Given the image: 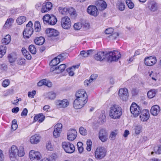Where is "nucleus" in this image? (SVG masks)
I'll return each mask as SVG.
<instances>
[{
    "mask_svg": "<svg viewBox=\"0 0 161 161\" xmlns=\"http://www.w3.org/2000/svg\"><path fill=\"white\" fill-rule=\"evenodd\" d=\"M25 154L23 148L18 149L15 145L12 146L9 150V155L11 160L17 159L18 157H22Z\"/></svg>",
    "mask_w": 161,
    "mask_h": 161,
    "instance_id": "1",
    "label": "nucleus"
},
{
    "mask_svg": "<svg viewBox=\"0 0 161 161\" xmlns=\"http://www.w3.org/2000/svg\"><path fill=\"white\" fill-rule=\"evenodd\" d=\"M122 113V109L118 105L114 104L111 105L110 108L109 115L111 118H119L121 115Z\"/></svg>",
    "mask_w": 161,
    "mask_h": 161,
    "instance_id": "2",
    "label": "nucleus"
},
{
    "mask_svg": "<svg viewBox=\"0 0 161 161\" xmlns=\"http://www.w3.org/2000/svg\"><path fill=\"white\" fill-rule=\"evenodd\" d=\"M106 149L102 147H97L95 152V157L97 159H101L103 158L106 154Z\"/></svg>",
    "mask_w": 161,
    "mask_h": 161,
    "instance_id": "3",
    "label": "nucleus"
},
{
    "mask_svg": "<svg viewBox=\"0 0 161 161\" xmlns=\"http://www.w3.org/2000/svg\"><path fill=\"white\" fill-rule=\"evenodd\" d=\"M32 25L33 24L31 21L26 25V27L23 32V36L25 38H29L32 34L33 31V29L32 28Z\"/></svg>",
    "mask_w": 161,
    "mask_h": 161,
    "instance_id": "4",
    "label": "nucleus"
},
{
    "mask_svg": "<svg viewBox=\"0 0 161 161\" xmlns=\"http://www.w3.org/2000/svg\"><path fill=\"white\" fill-rule=\"evenodd\" d=\"M130 110L131 113L135 117H138L142 111L141 107L135 103L131 104Z\"/></svg>",
    "mask_w": 161,
    "mask_h": 161,
    "instance_id": "5",
    "label": "nucleus"
},
{
    "mask_svg": "<svg viewBox=\"0 0 161 161\" xmlns=\"http://www.w3.org/2000/svg\"><path fill=\"white\" fill-rule=\"evenodd\" d=\"M63 148L65 151L68 153H72L75 151V147L74 145L68 142H64L62 143Z\"/></svg>",
    "mask_w": 161,
    "mask_h": 161,
    "instance_id": "6",
    "label": "nucleus"
},
{
    "mask_svg": "<svg viewBox=\"0 0 161 161\" xmlns=\"http://www.w3.org/2000/svg\"><path fill=\"white\" fill-rule=\"evenodd\" d=\"M29 157L32 161H40L42 155L39 152L31 150L30 152Z\"/></svg>",
    "mask_w": 161,
    "mask_h": 161,
    "instance_id": "7",
    "label": "nucleus"
},
{
    "mask_svg": "<svg viewBox=\"0 0 161 161\" xmlns=\"http://www.w3.org/2000/svg\"><path fill=\"white\" fill-rule=\"evenodd\" d=\"M121 56L120 53L118 51H114L110 52L108 58V61L110 62L116 61L120 58Z\"/></svg>",
    "mask_w": 161,
    "mask_h": 161,
    "instance_id": "8",
    "label": "nucleus"
},
{
    "mask_svg": "<svg viewBox=\"0 0 161 161\" xmlns=\"http://www.w3.org/2000/svg\"><path fill=\"white\" fill-rule=\"evenodd\" d=\"M61 26L64 29H68L71 26V22L69 18L67 16H64L61 19Z\"/></svg>",
    "mask_w": 161,
    "mask_h": 161,
    "instance_id": "9",
    "label": "nucleus"
},
{
    "mask_svg": "<svg viewBox=\"0 0 161 161\" xmlns=\"http://www.w3.org/2000/svg\"><path fill=\"white\" fill-rule=\"evenodd\" d=\"M144 63L147 66H152L155 64L157 60L156 57L154 56L147 57L144 59Z\"/></svg>",
    "mask_w": 161,
    "mask_h": 161,
    "instance_id": "10",
    "label": "nucleus"
},
{
    "mask_svg": "<svg viewBox=\"0 0 161 161\" xmlns=\"http://www.w3.org/2000/svg\"><path fill=\"white\" fill-rule=\"evenodd\" d=\"M119 96L123 101H126L128 97V89L126 88L120 89L119 91Z\"/></svg>",
    "mask_w": 161,
    "mask_h": 161,
    "instance_id": "11",
    "label": "nucleus"
},
{
    "mask_svg": "<svg viewBox=\"0 0 161 161\" xmlns=\"http://www.w3.org/2000/svg\"><path fill=\"white\" fill-rule=\"evenodd\" d=\"M108 133L106 130L102 129L99 131L98 137L102 142H106L108 139Z\"/></svg>",
    "mask_w": 161,
    "mask_h": 161,
    "instance_id": "12",
    "label": "nucleus"
},
{
    "mask_svg": "<svg viewBox=\"0 0 161 161\" xmlns=\"http://www.w3.org/2000/svg\"><path fill=\"white\" fill-rule=\"evenodd\" d=\"M87 101H85L77 98L74 100L73 103L74 108L76 109L82 108L87 103Z\"/></svg>",
    "mask_w": 161,
    "mask_h": 161,
    "instance_id": "13",
    "label": "nucleus"
},
{
    "mask_svg": "<svg viewBox=\"0 0 161 161\" xmlns=\"http://www.w3.org/2000/svg\"><path fill=\"white\" fill-rule=\"evenodd\" d=\"M140 116V119L142 122L147 121L149 118L150 114L147 109L143 110L141 111Z\"/></svg>",
    "mask_w": 161,
    "mask_h": 161,
    "instance_id": "14",
    "label": "nucleus"
},
{
    "mask_svg": "<svg viewBox=\"0 0 161 161\" xmlns=\"http://www.w3.org/2000/svg\"><path fill=\"white\" fill-rule=\"evenodd\" d=\"M56 107L58 108H65L69 105V102L66 99L63 100H57L55 102Z\"/></svg>",
    "mask_w": 161,
    "mask_h": 161,
    "instance_id": "15",
    "label": "nucleus"
},
{
    "mask_svg": "<svg viewBox=\"0 0 161 161\" xmlns=\"http://www.w3.org/2000/svg\"><path fill=\"white\" fill-rule=\"evenodd\" d=\"M77 136V132L75 129H69L67 133V138L68 140L72 141L74 140Z\"/></svg>",
    "mask_w": 161,
    "mask_h": 161,
    "instance_id": "16",
    "label": "nucleus"
},
{
    "mask_svg": "<svg viewBox=\"0 0 161 161\" xmlns=\"http://www.w3.org/2000/svg\"><path fill=\"white\" fill-rule=\"evenodd\" d=\"M87 12L88 14L95 17L97 16L98 14L97 8L94 5L89 6L87 8Z\"/></svg>",
    "mask_w": 161,
    "mask_h": 161,
    "instance_id": "17",
    "label": "nucleus"
},
{
    "mask_svg": "<svg viewBox=\"0 0 161 161\" xmlns=\"http://www.w3.org/2000/svg\"><path fill=\"white\" fill-rule=\"evenodd\" d=\"M77 98L85 101H87V96L86 92L84 90H79L75 94Z\"/></svg>",
    "mask_w": 161,
    "mask_h": 161,
    "instance_id": "18",
    "label": "nucleus"
},
{
    "mask_svg": "<svg viewBox=\"0 0 161 161\" xmlns=\"http://www.w3.org/2000/svg\"><path fill=\"white\" fill-rule=\"evenodd\" d=\"M52 4L51 2H47L44 3L41 8V12L42 13H47L52 9Z\"/></svg>",
    "mask_w": 161,
    "mask_h": 161,
    "instance_id": "19",
    "label": "nucleus"
},
{
    "mask_svg": "<svg viewBox=\"0 0 161 161\" xmlns=\"http://www.w3.org/2000/svg\"><path fill=\"white\" fill-rule=\"evenodd\" d=\"M160 111V108L158 105L153 106L150 109V112L152 115L157 116L158 115Z\"/></svg>",
    "mask_w": 161,
    "mask_h": 161,
    "instance_id": "20",
    "label": "nucleus"
},
{
    "mask_svg": "<svg viewBox=\"0 0 161 161\" xmlns=\"http://www.w3.org/2000/svg\"><path fill=\"white\" fill-rule=\"evenodd\" d=\"M46 33L48 37L56 36L58 34V32L53 29H47L46 31Z\"/></svg>",
    "mask_w": 161,
    "mask_h": 161,
    "instance_id": "21",
    "label": "nucleus"
},
{
    "mask_svg": "<svg viewBox=\"0 0 161 161\" xmlns=\"http://www.w3.org/2000/svg\"><path fill=\"white\" fill-rule=\"evenodd\" d=\"M105 56L104 52H99L94 56L95 59L97 61H102L105 58Z\"/></svg>",
    "mask_w": 161,
    "mask_h": 161,
    "instance_id": "22",
    "label": "nucleus"
},
{
    "mask_svg": "<svg viewBox=\"0 0 161 161\" xmlns=\"http://www.w3.org/2000/svg\"><path fill=\"white\" fill-rule=\"evenodd\" d=\"M40 136L36 134L31 137L30 139V142L31 144H37L40 141Z\"/></svg>",
    "mask_w": 161,
    "mask_h": 161,
    "instance_id": "23",
    "label": "nucleus"
},
{
    "mask_svg": "<svg viewBox=\"0 0 161 161\" xmlns=\"http://www.w3.org/2000/svg\"><path fill=\"white\" fill-rule=\"evenodd\" d=\"M148 8L152 12H155L158 9L157 4L154 1H150L149 3Z\"/></svg>",
    "mask_w": 161,
    "mask_h": 161,
    "instance_id": "24",
    "label": "nucleus"
},
{
    "mask_svg": "<svg viewBox=\"0 0 161 161\" xmlns=\"http://www.w3.org/2000/svg\"><path fill=\"white\" fill-rule=\"evenodd\" d=\"M45 118V116L42 114H39L35 116L34 118L35 121H38L39 123H42L44 120Z\"/></svg>",
    "mask_w": 161,
    "mask_h": 161,
    "instance_id": "25",
    "label": "nucleus"
},
{
    "mask_svg": "<svg viewBox=\"0 0 161 161\" xmlns=\"http://www.w3.org/2000/svg\"><path fill=\"white\" fill-rule=\"evenodd\" d=\"M13 22L14 19L12 18L8 19L3 26V28L5 29H9L12 26Z\"/></svg>",
    "mask_w": 161,
    "mask_h": 161,
    "instance_id": "26",
    "label": "nucleus"
},
{
    "mask_svg": "<svg viewBox=\"0 0 161 161\" xmlns=\"http://www.w3.org/2000/svg\"><path fill=\"white\" fill-rule=\"evenodd\" d=\"M97 5L98 9L100 10H104L107 7V4L103 0L99 1Z\"/></svg>",
    "mask_w": 161,
    "mask_h": 161,
    "instance_id": "27",
    "label": "nucleus"
},
{
    "mask_svg": "<svg viewBox=\"0 0 161 161\" xmlns=\"http://www.w3.org/2000/svg\"><path fill=\"white\" fill-rule=\"evenodd\" d=\"M34 42L36 45H41L44 42L45 39L42 36L37 37L35 39Z\"/></svg>",
    "mask_w": 161,
    "mask_h": 161,
    "instance_id": "28",
    "label": "nucleus"
},
{
    "mask_svg": "<svg viewBox=\"0 0 161 161\" xmlns=\"http://www.w3.org/2000/svg\"><path fill=\"white\" fill-rule=\"evenodd\" d=\"M66 66L64 64H62L60 65L57 68H56V74H59L64 71L66 68Z\"/></svg>",
    "mask_w": 161,
    "mask_h": 161,
    "instance_id": "29",
    "label": "nucleus"
},
{
    "mask_svg": "<svg viewBox=\"0 0 161 161\" xmlns=\"http://www.w3.org/2000/svg\"><path fill=\"white\" fill-rule=\"evenodd\" d=\"M11 41V36L9 35H6L5 37L2 39V42L3 44L7 45L9 44Z\"/></svg>",
    "mask_w": 161,
    "mask_h": 161,
    "instance_id": "30",
    "label": "nucleus"
},
{
    "mask_svg": "<svg viewBox=\"0 0 161 161\" xmlns=\"http://www.w3.org/2000/svg\"><path fill=\"white\" fill-rule=\"evenodd\" d=\"M79 65L73 66L71 67H70L67 69L66 70L69 73V75L70 76H73L74 75V71L76 68H78Z\"/></svg>",
    "mask_w": 161,
    "mask_h": 161,
    "instance_id": "31",
    "label": "nucleus"
},
{
    "mask_svg": "<svg viewBox=\"0 0 161 161\" xmlns=\"http://www.w3.org/2000/svg\"><path fill=\"white\" fill-rule=\"evenodd\" d=\"M7 47L5 45L0 46V58H2L6 53Z\"/></svg>",
    "mask_w": 161,
    "mask_h": 161,
    "instance_id": "32",
    "label": "nucleus"
},
{
    "mask_svg": "<svg viewBox=\"0 0 161 161\" xmlns=\"http://www.w3.org/2000/svg\"><path fill=\"white\" fill-rule=\"evenodd\" d=\"M57 20L56 17L54 15L50 16L48 24L52 25H54L57 22Z\"/></svg>",
    "mask_w": 161,
    "mask_h": 161,
    "instance_id": "33",
    "label": "nucleus"
},
{
    "mask_svg": "<svg viewBox=\"0 0 161 161\" xmlns=\"http://www.w3.org/2000/svg\"><path fill=\"white\" fill-rule=\"evenodd\" d=\"M9 61L10 63H13L17 59L16 55L14 53H11L8 56Z\"/></svg>",
    "mask_w": 161,
    "mask_h": 161,
    "instance_id": "34",
    "label": "nucleus"
},
{
    "mask_svg": "<svg viewBox=\"0 0 161 161\" xmlns=\"http://www.w3.org/2000/svg\"><path fill=\"white\" fill-rule=\"evenodd\" d=\"M56 94L53 92H50L47 94L46 97L51 100L55 99L56 97Z\"/></svg>",
    "mask_w": 161,
    "mask_h": 161,
    "instance_id": "35",
    "label": "nucleus"
},
{
    "mask_svg": "<svg viewBox=\"0 0 161 161\" xmlns=\"http://www.w3.org/2000/svg\"><path fill=\"white\" fill-rule=\"evenodd\" d=\"M142 127L140 125H134V129L135 131V133L136 135H138L141 132Z\"/></svg>",
    "mask_w": 161,
    "mask_h": 161,
    "instance_id": "36",
    "label": "nucleus"
},
{
    "mask_svg": "<svg viewBox=\"0 0 161 161\" xmlns=\"http://www.w3.org/2000/svg\"><path fill=\"white\" fill-rule=\"evenodd\" d=\"M26 20V17L24 16H21L18 17L16 22L18 25H21L24 23Z\"/></svg>",
    "mask_w": 161,
    "mask_h": 161,
    "instance_id": "37",
    "label": "nucleus"
},
{
    "mask_svg": "<svg viewBox=\"0 0 161 161\" xmlns=\"http://www.w3.org/2000/svg\"><path fill=\"white\" fill-rule=\"evenodd\" d=\"M156 93V91L155 90H151L148 92L147 95L149 98H152L155 96Z\"/></svg>",
    "mask_w": 161,
    "mask_h": 161,
    "instance_id": "38",
    "label": "nucleus"
},
{
    "mask_svg": "<svg viewBox=\"0 0 161 161\" xmlns=\"http://www.w3.org/2000/svg\"><path fill=\"white\" fill-rule=\"evenodd\" d=\"M118 134V131L116 130H114L111 132L109 135V138L111 140H114L115 138L117 135Z\"/></svg>",
    "mask_w": 161,
    "mask_h": 161,
    "instance_id": "39",
    "label": "nucleus"
},
{
    "mask_svg": "<svg viewBox=\"0 0 161 161\" xmlns=\"http://www.w3.org/2000/svg\"><path fill=\"white\" fill-rule=\"evenodd\" d=\"M60 61L56 58L52 59L50 63V65L51 66H55L60 63Z\"/></svg>",
    "mask_w": 161,
    "mask_h": 161,
    "instance_id": "40",
    "label": "nucleus"
},
{
    "mask_svg": "<svg viewBox=\"0 0 161 161\" xmlns=\"http://www.w3.org/2000/svg\"><path fill=\"white\" fill-rule=\"evenodd\" d=\"M68 13L71 16H75L76 15L75 9L72 7L68 8Z\"/></svg>",
    "mask_w": 161,
    "mask_h": 161,
    "instance_id": "41",
    "label": "nucleus"
},
{
    "mask_svg": "<svg viewBox=\"0 0 161 161\" xmlns=\"http://www.w3.org/2000/svg\"><path fill=\"white\" fill-rule=\"evenodd\" d=\"M117 7L120 11L124 10L125 8V5L124 3L119 2L118 3Z\"/></svg>",
    "mask_w": 161,
    "mask_h": 161,
    "instance_id": "42",
    "label": "nucleus"
},
{
    "mask_svg": "<svg viewBox=\"0 0 161 161\" xmlns=\"http://www.w3.org/2000/svg\"><path fill=\"white\" fill-rule=\"evenodd\" d=\"M29 49L32 54H35L36 52V49L34 45H31L29 47Z\"/></svg>",
    "mask_w": 161,
    "mask_h": 161,
    "instance_id": "43",
    "label": "nucleus"
},
{
    "mask_svg": "<svg viewBox=\"0 0 161 161\" xmlns=\"http://www.w3.org/2000/svg\"><path fill=\"white\" fill-rule=\"evenodd\" d=\"M79 132L80 134L83 136H86L87 133V130L82 126L80 127Z\"/></svg>",
    "mask_w": 161,
    "mask_h": 161,
    "instance_id": "44",
    "label": "nucleus"
},
{
    "mask_svg": "<svg viewBox=\"0 0 161 161\" xmlns=\"http://www.w3.org/2000/svg\"><path fill=\"white\" fill-rule=\"evenodd\" d=\"M82 25L81 22L75 23L74 25V28L75 30H79L82 28Z\"/></svg>",
    "mask_w": 161,
    "mask_h": 161,
    "instance_id": "45",
    "label": "nucleus"
},
{
    "mask_svg": "<svg viewBox=\"0 0 161 161\" xmlns=\"http://www.w3.org/2000/svg\"><path fill=\"white\" fill-rule=\"evenodd\" d=\"M50 16L49 14H46L43 17L42 19L44 24H49Z\"/></svg>",
    "mask_w": 161,
    "mask_h": 161,
    "instance_id": "46",
    "label": "nucleus"
},
{
    "mask_svg": "<svg viewBox=\"0 0 161 161\" xmlns=\"http://www.w3.org/2000/svg\"><path fill=\"white\" fill-rule=\"evenodd\" d=\"M40 24L38 21H36L35 23V31L37 32H38L40 30Z\"/></svg>",
    "mask_w": 161,
    "mask_h": 161,
    "instance_id": "47",
    "label": "nucleus"
},
{
    "mask_svg": "<svg viewBox=\"0 0 161 161\" xmlns=\"http://www.w3.org/2000/svg\"><path fill=\"white\" fill-rule=\"evenodd\" d=\"M59 8V12L63 14H67L68 13V9L67 8L60 7Z\"/></svg>",
    "mask_w": 161,
    "mask_h": 161,
    "instance_id": "48",
    "label": "nucleus"
},
{
    "mask_svg": "<svg viewBox=\"0 0 161 161\" xmlns=\"http://www.w3.org/2000/svg\"><path fill=\"white\" fill-rule=\"evenodd\" d=\"M62 124L60 123H58L54 126V129L58 131H62Z\"/></svg>",
    "mask_w": 161,
    "mask_h": 161,
    "instance_id": "49",
    "label": "nucleus"
},
{
    "mask_svg": "<svg viewBox=\"0 0 161 161\" xmlns=\"http://www.w3.org/2000/svg\"><path fill=\"white\" fill-rule=\"evenodd\" d=\"M126 3L128 7L130 9L133 8L134 6V4L132 2L131 0H126Z\"/></svg>",
    "mask_w": 161,
    "mask_h": 161,
    "instance_id": "50",
    "label": "nucleus"
},
{
    "mask_svg": "<svg viewBox=\"0 0 161 161\" xmlns=\"http://www.w3.org/2000/svg\"><path fill=\"white\" fill-rule=\"evenodd\" d=\"M154 151L155 153L157 154H159L161 153V146H156L155 147Z\"/></svg>",
    "mask_w": 161,
    "mask_h": 161,
    "instance_id": "51",
    "label": "nucleus"
},
{
    "mask_svg": "<svg viewBox=\"0 0 161 161\" xmlns=\"http://www.w3.org/2000/svg\"><path fill=\"white\" fill-rule=\"evenodd\" d=\"M61 132V131H58L54 129L53 132V135L54 136L55 138L58 137L60 135Z\"/></svg>",
    "mask_w": 161,
    "mask_h": 161,
    "instance_id": "52",
    "label": "nucleus"
},
{
    "mask_svg": "<svg viewBox=\"0 0 161 161\" xmlns=\"http://www.w3.org/2000/svg\"><path fill=\"white\" fill-rule=\"evenodd\" d=\"M43 80H45L43 81V85L47 86L48 87H50L52 86V83L51 82L48 81L46 79H43Z\"/></svg>",
    "mask_w": 161,
    "mask_h": 161,
    "instance_id": "53",
    "label": "nucleus"
},
{
    "mask_svg": "<svg viewBox=\"0 0 161 161\" xmlns=\"http://www.w3.org/2000/svg\"><path fill=\"white\" fill-rule=\"evenodd\" d=\"M80 55L82 58H86L88 56L87 52L85 51H81L80 53Z\"/></svg>",
    "mask_w": 161,
    "mask_h": 161,
    "instance_id": "54",
    "label": "nucleus"
},
{
    "mask_svg": "<svg viewBox=\"0 0 161 161\" xmlns=\"http://www.w3.org/2000/svg\"><path fill=\"white\" fill-rule=\"evenodd\" d=\"M47 149L50 151H52L53 150V147L50 142H48L46 145Z\"/></svg>",
    "mask_w": 161,
    "mask_h": 161,
    "instance_id": "55",
    "label": "nucleus"
},
{
    "mask_svg": "<svg viewBox=\"0 0 161 161\" xmlns=\"http://www.w3.org/2000/svg\"><path fill=\"white\" fill-rule=\"evenodd\" d=\"M9 84V81L8 80H5L2 83V86L4 87H7Z\"/></svg>",
    "mask_w": 161,
    "mask_h": 161,
    "instance_id": "56",
    "label": "nucleus"
},
{
    "mask_svg": "<svg viewBox=\"0 0 161 161\" xmlns=\"http://www.w3.org/2000/svg\"><path fill=\"white\" fill-rule=\"evenodd\" d=\"M114 31V29L111 28H109L106 29L105 31V33L107 34H111Z\"/></svg>",
    "mask_w": 161,
    "mask_h": 161,
    "instance_id": "57",
    "label": "nucleus"
},
{
    "mask_svg": "<svg viewBox=\"0 0 161 161\" xmlns=\"http://www.w3.org/2000/svg\"><path fill=\"white\" fill-rule=\"evenodd\" d=\"M25 60L23 58H19L18 60V64L19 65H22L25 64Z\"/></svg>",
    "mask_w": 161,
    "mask_h": 161,
    "instance_id": "58",
    "label": "nucleus"
},
{
    "mask_svg": "<svg viewBox=\"0 0 161 161\" xmlns=\"http://www.w3.org/2000/svg\"><path fill=\"white\" fill-rule=\"evenodd\" d=\"M119 35L118 33H114L109 36L110 38L112 39H115L116 37L119 36Z\"/></svg>",
    "mask_w": 161,
    "mask_h": 161,
    "instance_id": "59",
    "label": "nucleus"
},
{
    "mask_svg": "<svg viewBox=\"0 0 161 161\" xmlns=\"http://www.w3.org/2000/svg\"><path fill=\"white\" fill-rule=\"evenodd\" d=\"M53 159V156H50L48 158H44L40 161H52Z\"/></svg>",
    "mask_w": 161,
    "mask_h": 161,
    "instance_id": "60",
    "label": "nucleus"
},
{
    "mask_svg": "<svg viewBox=\"0 0 161 161\" xmlns=\"http://www.w3.org/2000/svg\"><path fill=\"white\" fill-rule=\"evenodd\" d=\"M36 93L35 91H33L32 92H29L28 96L30 97L33 98L34 96L36 94Z\"/></svg>",
    "mask_w": 161,
    "mask_h": 161,
    "instance_id": "61",
    "label": "nucleus"
},
{
    "mask_svg": "<svg viewBox=\"0 0 161 161\" xmlns=\"http://www.w3.org/2000/svg\"><path fill=\"white\" fill-rule=\"evenodd\" d=\"M100 119L101 123H104L106 121V117L103 114L101 115L100 116Z\"/></svg>",
    "mask_w": 161,
    "mask_h": 161,
    "instance_id": "62",
    "label": "nucleus"
},
{
    "mask_svg": "<svg viewBox=\"0 0 161 161\" xmlns=\"http://www.w3.org/2000/svg\"><path fill=\"white\" fill-rule=\"evenodd\" d=\"M28 110L26 108H25L22 112L21 115L22 116H26L27 115Z\"/></svg>",
    "mask_w": 161,
    "mask_h": 161,
    "instance_id": "63",
    "label": "nucleus"
},
{
    "mask_svg": "<svg viewBox=\"0 0 161 161\" xmlns=\"http://www.w3.org/2000/svg\"><path fill=\"white\" fill-rule=\"evenodd\" d=\"M64 54H61L58 56L56 57V58H57L58 59L59 61L60 62L61 61H62L64 59Z\"/></svg>",
    "mask_w": 161,
    "mask_h": 161,
    "instance_id": "64",
    "label": "nucleus"
}]
</instances>
